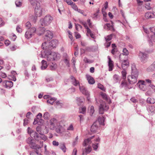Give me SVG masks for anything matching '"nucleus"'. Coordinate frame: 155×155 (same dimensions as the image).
Segmentation results:
<instances>
[{"mask_svg":"<svg viewBox=\"0 0 155 155\" xmlns=\"http://www.w3.org/2000/svg\"><path fill=\"white\" fill-rule=\"evenodd\" d=\"M22 0H16L15 4L17 7H19L21 6Z\"/></svg>","mask_w":155,"mask_h":155,"instance_id":"nucleus-37","label":"nucleus"},{"mask_svg":"<svg viewBox=\"0 0 155 155\" xmlns=\"http://www.w3.org/2000/svg\"><path fill=\"white\" fill-rule=\"evenodd\" d=\"M53 18L50 15H47L45 16L44 18L43 19L41 23V26L40 27L43 28L44 26H48L49 25L51 22Z\"/></svg>","mask_w":155,"mask_h":155,"instance_id":"nucleus-3","label":"nucleus"},{"mask_svg":"<svg viewBox=\"0 0 155 155\" xmlns=\"http://www.w3.org/2000/svg\"><path fill=\"white\" fill-rule=\"evenodd\" d=\"M33 141V139L30 137H28L26 140L27 143L29 145L30 147H31L35 143Z\"/></svg>","mask_w":155,"mask_h":155,"instance_id":"nucleus-26","label":"nucleus"},{"mask_svg":"<svg viewBox=\"0 0 155 155\" xmlns=\"http://www.w3.org/2000/svg\"><path fill=\"white\" fill-rule=\"evenodd\" d=\"M72 5V8L75 10L76 11V10L78 8L77 6L75 5V3H73L72 5Z\"/></svg>","mask_w":155,"mask_h":155,"instance_id":"nucleus-61","label":"nucleus"},{"mask_svg":"<svg viewBox=\"0 0 155 155\" xmlns=\"http://www.w3.org/2000/svg\"><path fill=\"white\" fill-rule=\"evenodd\" d=\"M80 89L81 91L82 92V93L86 96L88 95L89 94V93L88 91L84 87H80Z\"/></svg>","mask_w":155,"mask_h":155,"instance_id":"nucleus-22","label":"nucleus"},{"mask_svg":"<svg viewBox=\"0 0 155 155\" xmlns=\"http://www.w3.org/2000/svg\"><path fill=\"white\" fill-rule=\"evenodd\" d=\"M94 107L93 106H91L90 108V110L89 111L90 115L91 116H92L94 112Z\"/></svg>","mask_w":155,"mask_h":155,"instance_id":"nucleus-40","label":"nucleus"},{"mask_svg":"<svg viewBox=\"0 0 155 155\" xmlns=\"http://www.w3.org/2000/svg\"><path fill=\"white\" fill-rule=\"evenodd\" d=\"M37 133L35 131H33L32 133H31V134H30V135L31 136V137L32 138H34V139L35 137L36 136V134Z\"/></svg>","mask_w":155,"mask_h":155,"instance_id":"nucleus-56","label":"nucleus"},{"mask_svg":"<svg viewBox=\"0 0 155 155\" xmlns=\"http://www.w3.org/2000/svg\"><path fill=\"white\" fill-rule=\"evenodd\" d=\"M139 56L141 61L143 62L146 61L148 57L146 54L141 52L139 53Z\"/></svg>","mask_w":155,"mask_h":155,"instance_id":"nucleus-10","label":"nucleus"},{"mask_svg":"<svg viewBox=\"0 0 155 155\" xmlns=\"http://www.w3.org/2000/svg\"><path fill=\"white\" fill-rule=\"evenodd\" d=\"M109 106L105 102H102L99 106V112L100 114H103L105 111H107L109 109Z\"/></svg>","mask_w":155,"mask_h":155,"instance_id":"nucleus-4","label":"nucleus"},{"mask_svg":"<svg viewBox=\"0 0 155 155\" xmlns=\"http://www.w3.org/2000/svg\"><path fill=\"white\" fill-rule=\"evenodd\" d=\"M86 77L88 83L91 84H94L95 81L94 78L89 74H86Z\"/></svg>","mask_w":155,"mask_h":155,"instance_id":"nucleus-14","label":"nucleus"},{"mask_svg":"<svg viewBox=\"0 0 155 155\" xmlns=\"http://www.w3.org/2000/svg\"><path fill=\"white\" fill-rule=\"evenodd\" d=\"M139 87L140 90L143 91H145L147 90L146 85H139Z\"/></svg>","mask_w":155,"mask_h":155,"instance_id":"nucleus-41","label":"nucleus"},{"mask_svg":"<svg viewBox=\"0 0 155 155\" xmlns=\"http://www.w3.org/2000/svg\"><path fill=\"white\" fill-rule=\"evenodd\" d=\"M101 96L102 98L104 100L106 101H108V97L107 95L104 93H102L101 94Z\"/></svg>","mask_w":155,"mask_h":155,"instance_id":"nucleus-45","label":"nucleus"},{"mask_svg":"<svg viewBox=\"0 0 155 155\" xmlns=\"http://www.w3.org/2000/svg\"><path fill=\"white\" fill-rule=\"evenodd\" d=\"M57 67V65L56 64L52 63L50 66V69L52 71H54L56 69Z\"/></svg>","mask_w":155,"mask_h":155,"instance_id":"nucleus-34","label":"nucleus"},{"mask_svg":"<svg viewBox=\"0 0 155 155\" xmlns=\"http://www.w3.org/2000/svg\"><path fill=\"white\" fill-rule=\"evenodd\" d=\"M0 75L3 78H5L6 77V74L5 73L2 72L0 73Z\"/></svg>","mask_w":155,"mask_h":155,"instance_id":"nucleus-63","label":"nucleus"},{"mask_svg":"<svg viewBox=\"0 0 155 155\" xmlns=\"http://www.w3.org/2000/svg\"><path fill=\"white\" fill-rule=\"evenodd\" d=\"M113 79L115 83H117L120 81V77L117 74H114L113 76Z\"/></svg>","mask_w":155,"mask_h":155,"instance_id":"nucleus-33","label":"nucleus"},{"mask_svg":"<svg viewBox=\"0 0 155 155\" xmlns=\"http://www.w3.org/2000/svg\"><path fill=\"white\" fill-rule=\"evenodd\" d=\"M38 17L36 16L35 15V16L33 15H31V16H30V17L31 20L34 23H35Z\"/></svg>","mask_w":155,"mask_h":155,"instance_id":"nucleus-36","label":"nucleus"},{"mask_svg":"<svg viewBox=\"0 0 155 155\" xmlns=\"http://www.w3.org/2000/svg\"><path fill=\"white\" fill-rule=\"evenodd\" d=\"M64 62L68 67H70L69 61L68 59L66 58L64 60Z\"/></svg>","mask_w":155,"mask_h":155,"instance_id":"nucleus-59","label":"nucleus"},{"mask_svg":"<svg viewBox=\"0 0 155 155\" xmlns=\"http://www.w3.org/2000/svg\"><path fill=\"white\" fill-rule=\"evenodd\" d=\"M123 54L125 55H127L129 54L128 51L126 48H124L123 49Z\"/></svg>","mask_w":155,"mask_h":155,"instance_id":"nucleus-51","label":"nucleus"},{"mask_svg":"<svg viewBox=\"0 0 155 155\" xmlns=\"http://www.w3.org/2000/svg\"><path fill=\"white\" fill-rule=\"evenodd\" d=\"M146 3L145 4V8L148 10H150L151 8V7L150 6V4L148 2H146Z\"/></svg>","mask_w":155,"mask_h":155,"instance_id":"nucleus-46","label":"nucleus"},{"mask_svg":"<svg viewBox=\"0 0 155 155\" xmlns=\"http://www.w3.org/2000/svg\"><path fill=\"white\" fill-rule=\"evenodd\" d=\"M144 32L147 34H153V30L151 31L152 30H143Z\"/></svg>","mask_w":155,"mask_h":155,"instance_id":"nucleus-49","label":"nucleus"},{"mask_svg":"<svg viewBox=\"0 0 155 155\" xmlns=\"http://www.w3.org/2000/svg\"><path fill=\"white\" fill-rule=\"evenodd\" d=\"M98 127L96 123H94L91 127V132L93 133H96L98 129Z\"/></svg>","mask_w":155,"mask_h":155,"instance_id":"nucleus-16","label":"nucleus"},{"mask_svg":"<svg viewBox=\"0 0 155 155\" xmlns=\"http://www.w3.org/2000/svg\"><path fill=\"white\" fill-rule=\"evenodd\" d=\"M3 86L6 88H10L13 86V82L11 81L5 80L2 84Z\"/></svg>","mask_w":155,"mask_h":155,"instance_id":"nucleus-5","label":"nucleus"},{"mask_svg":"<svg viewBox=\"0 0 155 155\" xmlns=\"http://www.w3.org/2000/svg\"><path fill=\"white\" fill-rule=\"evenodd\" d=\"M45 30H35L34 33L36 32L37 35H41L42 34H44V31Z\"/></svg>","mask_w":155,"mask_h":155,"instance_id":"nucleus-31","label":"nucleus"},{"mask_svg":"<svg viewBox=\"0 0 155 155\" xmlns=\"http://www.w3.org/2000/svg\"><path fill=\"white\" fill-rule=\"evenodd\" d=\"M139 85H147L146 84H145V82L143 81H139L138 83Z\"/></svg>","mask_w":155,"mask_h":155,"instance_id":"nucleus-60","label":"nucleus"},{"mask_svg":"<svg viewBox=\"0 0 155 155\" xmlns=\"http://www.w3.org/2000/svg\"><path fill=\"white\" fill-rule=\"evenodd\" d=\"M147 109L149 112L151 113L153 112L155 110L153 107L152 106H149L147 108Z\"/></svg>","mask_w":155,"mask_h":155,"instance_id":"nucleus-39","label":"nucleus"},{"mask_svg":"<svg viewBox=\"0 0 155 155\" xmlns=\"http://www.w3.org/2000/svg\"><path fill=\"white\" fill-rule=\"evenodd\" d=\"M112 37V35L110 34L109 35H107V37H105V39L106 42H108L110 40Z\"/></svg>","mask_w":155,"mask_h":155,"instance_id":"nucleus-42","label":"nucleus"},{"mask_svg":"<svg viewBox=\"0 0 155 155\" xmlns=\"http://www.w3.org/2000/svg\"><path fill=\"white\" fill-rule=\"evenodd\" d=\"M50 116V114L48 112L45 113L43 115V117L46 120L48 119Z\"/></svg>","mask_w":155,"mask_h":155,"instance_id":"nucleus-43","label":"nucleus"},{"mask_svg":"<svg viewBox=\"0 0 155 155\" xmlns=\"http://www.w3.org/2000/svg\"><path fill=\"white\" fill-rule=\"evenodd\" d=\"M30 147L32 149L35 150V151L37 154H39V150L41 148V147L39 145L35 143Z\"/></svg>","mask_w":155,"mask_h":155,"instance_id":"nucleus-7","label":"nucleus"},{"mask_svg":"<svg viewBox=\"0 0 155 155\" xmlns=\"http://www.w3.org/2000/svg\"><path fill=\"white\" fill-rule=\"evenodd\" d=\"M132 84H129V82L128 83L122 81L121 83V85L122 87L124 86L126 88H128L129 89L132 88Z\"/></svg>","mask_w":155,"mask_h":155,"instance_id":"nucleus-23","label":"nucleus"},{"mask_svg":"<svg viewBox=\"0 0 155 155\" xmlns=\"http://www.w3.org/2000/svg\"><path fill=\"white\" fill-rule=\"evenodd\" d=\"M94 137V136H93L87 139H85L83 144V146H86L88 144H90L91 143V140Z\"/></svg>","mask_w":155,"mask_h":155,"instance_id":"nucleus-13","label":"nucleus"},{"mask_svg":"<svg viewBox=\"0 0 155 155\" xmlns=\"http://www.w3.org/2000/svg\"><path fill=\"white\" fill-rule=\"evenodd\" d=\"M56 100V98L54 97L51 98L47 101V102L51 105L53 104V103Z\"/></svg>","mask_w":155,"mask_h":155,"instance_id":"nucleus-35","label":"nucleus"},{"mask_svg":"<svg viewBox=\"0 0 155 155\" xmlns=\"http://www.w3.org/2000/svg\"><path fill=\"white\" fill-rule=\"evenodd\" d=\"M107 58L108 59V65L109 67V71H112L113 69V67L114 66L113 62L109 56H108Z\"/></svg>","mask_w":155,"mask_h":155,"instance_id":"nucleus-12","label":"nucleus"},{"mask_svg":"<svg viewBox=\"0 0 155 155\" xmlns=\"http://www.w3.org/2000/svg\"><path fill=\"white\" fill-rule=\"evenodd\" d=\"M85 152L87 154L89 153L91 151V147L88 146L87 148H85Z\"/></svg>","mask_w":155,"mask_h":155,"instance_id":"nucleus-47","label":"nucleus"},{"mask_svg":"<svg viewBox=\"0 0 155 155\" xmlns=\"http://www.w3.org/2000/svg\"><path fill=\"white\" fill-rule=\"evenodd\" d=\"M84 61L87 63H92L93 61L91 60H89L86 57H85L84 59Z\"/></svg>","mask_w":155,"mask_h":155,"instance_id":"nucleus-54","label":"nucleus"},{"mask_svg":"<svg viewBox=\"0 0 155 155\" xmlns=\"http://www.w3.org/2000/svg\"><path fill=\"white\" fill-rule=\"evenodd\" d=\"M145 16L147 18H155V15L153 12H149L145 14Z\"/></svg>","mask_w":155,"mask_h":155,"instance_id":"nucleus-18","label":"nucleus"},{"mask_svg":"<svg viewBox=\"0 0 155 155\" xmlns=\"http://www.w3.org/2000/svg\"><path fill=\"white\" fill-rule=\"evenodd\" d=\"M51 56H52L53 61L58 60L60 58V55L59 54L56 52L51 53Z\"/></svg>","mask_w":155,"mask_h":155,"instance_id":"nucleus-19","label":"nucleus"},{"mask_svg":"<svg viewBox=\"0 0 155 155\" xmlns=\"http://www.w3.org/2000/svg\"><path fill=\"white\" fill-rule=\"evenodd\" d=\"M129 63L128 60H124L121 63V67L123 70H125L128 67Z\"/></svg>","mask_w":155,"mask_h":155,"instance_id":"nucleus-11","label":"nucleus"},{"mask_svg":"<svg viewBox=\"0 0 155 155\" xmlns=\"http://www.w3.org/2000/svg\"><path fill=\"white\" fill-rule=\"evenodd\" d=\"M98 88L103 91H105V90L104 87L100 83L98 84Z\"/></svg>","mask_w":155,"mask_h":155,"instance_id":"nucleus-53","label":"nucleus"},{"mask_svg":"<svg viewBox=\"0 0 155 155\" xmlns=\"http://www.w3.org/2000/svg\"><path fill=\"white\" fill-rule=\"evenodd\" d=\"M42 66L41 67L42 70H45L47 68V62L45 60H42L41 61Z\"/></svg>","mask_w":155,"mask_h":155,"instance_id":"nucleus-30","label":"nucleus"},{"mask_svg":"<svg viewBox=\"0 0 155 155\" xmlns=\"http://www.w3.org/2000/svg\"><path fill=\"white\" fill-rule=\"evenodd\" d=\"M81 24L84 26L85 29H90L87 25V24L90 28H92V25L91 22V20L90 19H88L87 20V22L84 21H83L81 22Z\"/></svg>","mask_w":155,"mask_h":155,"instance_id":"nucleus-8","label":"nucleus"},{"mask_svg":"<svg viewBox=\"0 0 155 155\" xmlns=\"http://www.w3.org/2000/svg\"><path fill=\"white\" fill-rule=\"evenodd\" d=\"M57 120L56 119L53 118L51 119L50 120V124L53 127L55 126V124L57 123Z\"/></svg>","mask_w":155,"mask_h":155,"instance_id":"nucleus-25","label":"nucleus"},{"mask_svg":"<svg viewBox=\"0 0 155 155\" xmlns=\"http://www.w3.org/2000/svg\"><path fill=\"white\" fill-rule=\"evenodd\" d=\"M139 74L138 70L135 68H132V73L131 76H135L137 78Z\"/></svg>","mask_w":155,"mask_h":155,"instance_id":"nucleus-20","label":"nucleus"},{"mask_svg":"<svg viewBox=\"0 0 155 155\" xmlns=\"http://www.w3.org/2000/svg\"><path fill=\"white\" fill-rule=\"evenodd\" d=\"M28 119H24L23 125L25 126L28 123Z\"/></svg>","mask_w":155,"mask_h":155,"instance_id":"nucleus-62","label":"nucleus"},{"mask_svg":"<svg viewBox=\"0 0 155 155\" xmlns=\"http://www.w3.org/2000/svg\"><path fill=\"white\" fill-rule=\"evenodd\" d=\"M152 34H150V37L149 38V40L150 45L151 46H152L153 45V42H155V35H153Z\"/></svg>","mask_w":155,"mask_h":155,"instance_id":"nucleus-24","label":"nucleus"},{"mask_svg":"<svg viewBox=\"0 0 155 155\" xmlns=\"http://www.w3.org/2000/svg\"><path fill=\"white\" fill-rule=\"evenodd\" d=\"M147 71L148 72L155 71V61L147 68Z\"/></svg>","mask_w":155,"mask_h":155,"instance_id":"nucleus-15","label":"nucleus"},{"mask_svg":"<svg viewBox=\"0 0 155 155\" xmlns=\"http://www.w3.org/2000/svg\"><path fill=\"white\" fill-rule=\"evenodd\" d=\"M58 43V41L56 39H53L49 43V45L47 48L48 49H52L55 48Z\"/></svg>","mask_w":155,"mask_h":155,"instance_id":"nucleus-6","label":"nucleus"},{"mask_svg":"<svg viewBox=\"0 0 155 155\" xmlns=\"http://www.w3.org/2000/svg\"><path fill=\"white\" fill-rule=\"evenodd\" d=\"M42 117V114L40 113H39L37 115V119H39L41 118Z\"/></svg>","mask_w":155,"mask_h":155,"instance_id":"nucleus-64","label":"nucleus"},{"mask_svg":"<svg viewBox=\"0 0 155 155\" xmlns=\"http://www.w3.org/2000/svg\"><path fill=\"white\" fill-rule=\"evenodd\" d=\"M105 118L104 117H100L98 118V121L99 124L101 125H104V121Z\"/></svg>","mask_w":155,"mask_h":155,"instance_id":"nucleus-29","label":"nucleus"},{"mask_svg":"<svg viewBox=\"0 0 155 155\" xmlns=\"http://www.w3.org/2000/svg\"><path fill=\"white\" fill-rule=\"evenodd\" d=\"M98 143H93L92 144V147L94 150H97L98 147Z\"/></svg>","mask_w":155,"mask_h":155,"instance_id":"nucleus-52","label":"nucleus"},{"mask_svg":"<svg viewBox=\"0 0 155 155\" xmlns=\"http://www.w3.org/2000/svg\"><path fill=\"white\" fill-rule=\"evenodd\" d=\"M48 55L46 56L47 60L48 61H52V58H51V51L50 49H48Z\"/></svg>","mask_w":155,"mask_h":155,"instance_id":"nucleus-27","label":"nucleus"},{"mask_svg":"<svg viewBox=\"0 0 155 155\" xmlns=\"http://www.w3.org/2000/svg\"><path fill=\"white\" fill-rule=\"evenodd\" d=\"M59 147L65 153L66 152V148L64 143H60Z\"/></svg>","mask_w":155,"mask_h":155,"instance_id":"nucleus-32","label":"nucleus"},{"mask_svg":"<svg viewBox=\"0 0 155 155\" xmlns=\"http://www.w3.org/2000/svg\"><path fill=\"white\" fill-rule=\"evenodd\" d=\"M64 1L66 2L67 4L69 5H71L73 4V2L71 0H64Z\"/></svg>","mask_w":155,"mask_h":155,"instance_id":"nucleus-58","label":"nucleus"},{"mask_svg":"<svg viewBox=\"0 0 155 155\" xmlns=\"http://www.w3.org/2000/svg\"><path fill=\"white\" fill-rule=\"evenodd\" d=\"M44 34L45 36V37L44 38L45 42L42 44L41 46V48L43 49H45L46 48V47L45 48V46L47 44L46 41H50L53 37V33L49 30L46 31L45 30Z\"/></svg>","mask_w":155,"mask_h":155,"instance_id":"nucleus-2","label":"nucleus"},{"mask_svg":"<svg viewBox=\"0 0 155 155\" xmlns=\"http://www.w3.org/2000/svg\"><path fill=\"white\" fill-rule=\"evenodd\" d=\"M34 30H28L26 31L25 36L27 39H29L31 37L32 35V32H34Z\"/></svg>","mask_w":155,"mask_h":155,"instance_id":"nucleus-17","label":"nucleus"},{"mask_svg":"<svg viewBox=\"0 0 155 155\" xmlns=\"http://www.w3.org/2000/svg\"><path fill=\"white\" fill-rule=\"evenodd\" d=\"M25 25L27 29H30L31 26V23L29 21L25 23Z\"/></svg>","mask_w":155,"mask_h":155,"instance_id":"nucleus-48","label":"nucleus"},{"mask_svg":"<svg viewBox=\"0 0 155 155\" xmlns=\"http://www.w3.org/2000/svg\"><path fill=\"white\" fill-rule=\"evenodd\" d=\"M87 35L88 36H90L92 38H95V35L91 31V30H87Z\"/></svg>","mask_w":155,"mask_h":155,"instance_id":"nucleus-28","label":"nucleus"},{"mask_svg":"<svg viewBox=\"0 0 155 155\" xmlns=\"http://www.w3.org/2000/svg\"><path fill=\"white\" fill-rule=\"evenodd\" d=\"M46 48H45L44 49H45V50L43 52L41 51V57L42 58H45L46 57L47 55H48V48H47V46L46 45L45 46V48L46 47Z\"/></svg>","mask_w":155,"mask_h":155,"instance_id":"nucleus-21","label":"nucleus"},{"mask_svg":"<svg viewBox=\"0 0 155 155\" xmlns=\"http://www.w3.org/2000/svg\"><path fill=\"white\" fill-rule=\"evenodd\" d=\"M122 75L123 77V79H125L126 78V75L127 74V72H126L125 70L124 71L123 70L121 72Z\"/></svg>","mask_w":155,"mask_h":155,"instance_id":"nucleus-50","label":"nucleus"},{"mask_svg":"<svg viewBox=\"0 0 155 155\" xmlns=\"http://www.w3.org/2000/svg\"><path fill=\"white\" fill-rule=\"evenodd\" d=\"M128 82H129V84H134L136 83L137 81V78L135 76H129L127 78Z\"/></svg>","mask_w":155,"mask_h":155,"instance_id":"nucleus-9","label":"nucleus"},{"mask_svg":"<svg viewBox=\"0 0 155 155\" xmlns=\"http://www.w3.org/2000/svg\"><path fill=\"white\" fill-rule=\"evenodd\" d=\"M41 138V136H40L38 133L36 134V136L35 139L36 141H39L40 140Z\"/></svg>","mask_w":155,"mask_h":155,"instance_id":"nucleus-55","label":"nucleus"},{"mask_svg":"<svg viewBox=\"0 0 155 155\" xmlns=\"http://www.w3.org/2000/svg\"><path fill=\"white\" fill-rule=\"evenodd\" d=\"M31 4L35 8V15L37 17H40L42 14V8L40 7L39 1L41 0H28Z\"/></svg>","mask_w":155,"mask_h":155,"instance_id":"nucleus-1","label":"nucleus"},{"mask_svg":"<svg viewBox=\"0 0 155 155\" xmlns=\"http://www.w3.org/2000/svg\"><path fill=\"white\" fill-rule=\"evenodd\" d=\"M147 101L148 103L152 104L155 103V100L153 98L148 97L147 100Z\"/></svg>","mask_w":155,"mask_h":155,"instance_id":"nucleus-38","label":"nucleus"},{"mask_svg":"<svg viewBox=\"0 0 155 155\" xmlns=\"http://www.w3.org/2000/svg\"><path fill=\"white\" fill-rule=\"evenodd\" d=\"M92 48L91 47H86L85 49H82L83 51V52L85 53V51H92Z\"/></svg>","mask_w":155,"mask_h":155,"instance_id":"nucleus-44","label":"nucleus"},{"mask_svg":"<svg viewBox=\"0 0 155 155\" xmlns=\"http://www.w3.org/2000/svg\"><path fill=\"white\" fill-rule=\"evenodd\" d=\"M72 83L75 86H78V84H79V82L76 80L74 81H72Z\"/></svg>","mask_w":155,"mask_h":155,"instance_id":"nucleus-57","label":"nucleus"}]
</instances>
